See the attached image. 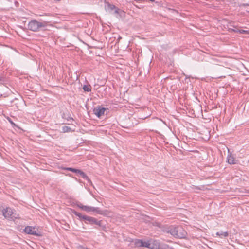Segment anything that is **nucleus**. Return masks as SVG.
Here are the masks:
<instances>
[{"label": "nucleus", "mask_w": 249, "mask_h": 249, "mask_svg": "<svg viewBox=\"0 0 249 249\" xmlns=\"http://www.w3.org/2000/svg\"><path fill=\"white\" fill-rule=\"evenodd\" d=\"M10 122H11V123L12 124H14L12 121H11Z\"/></svg>", "instance_id": "4be33fe9"}, {"label": "nucleus", "mask_w": 249, "mask_h": 249, "mask_svg": "<svg viewBox=\"0 0 249 249\" xmlns=\"http://www.w3.org/2000/svg\"><path fill=\"white\" fill-rule=\"evenodd\" d=\"M101 214L104 216H109L110 215V212L107 210H102Z\"/></svg>", "instance_id": "dca6fc26"}, {"label": "nucleus", "mask_w": 249, "mask_h": 249, "mask_svg": "<svg viewBox=\"0 0 249 249\" xmlns=\"http://www.w3.org/2000/svg\"><path fill=\"white\" fill-rule=\"evenodd\" d=\"M231 31H234L235 32H239L240 33H247L249 34V31L247 30H234V29H230Z\"/></svg>", "instance_id": "2eb2a0df"}, {"label": "nucleus", "mask_w": 249, "mask_h": 249, "mask_svg": "<svg viewBox=\"0 0 249 249\" xmlns=\"http://www.w3.org/2000/svg\"><path fill=\"white\" fill-rule=\"evenodd\" d=\"M142 240L137 239L135 241V245L138 247H142Z\"/></svg>", "instance_id": "f8f14e48"}, {"label": "nucleus", "mask_w": 249, "mask_h": 249, "mask_svg": "<svg viewBox=\"0 0 249 249\" xmlns=\"http://www.w3.org/2000/svg\"><path fill=\"white\" fill-rule=\"evenodd\" d=\"M115 13H118V10H117V9H115Z\"/></svg>", "instance_id": "412c9836"}, {"label": "nucleus", "mask_w": 249, "mask_h": 249, "mask_svg": "<svg viewBox=\"0 0 249 249\" xmlns=\"http://www.w3.org/2000/svg\"><path fill=\"white\" fill-rule=\"evenodd\" d=\"M150 0L151 1H154V0Z\"/></svg>", "instance_id": "b1692460"}, {"label": "nucleus", "mask_w": 249, "mask_h": 249, "mask_svg": "<svg viewBox=\"0 0 249 249\" xmlns=\"http://www.w3.org/2000/svg\"><path fill=\"white\" fill-rule=\"evenodd\" d=\"M167 231L172 235L179 238L185 237L187 234L185 231L181 226H169Z\"/></svg>", "instance_id": "f257e3e1"}, {"label": "nucleus", "mask_w": 249, "mask_h": 249, "mask_svg": "<svg viewBox=\"0 0 249 249\" xmlns=\"http://www.w3.org/2000/svg\"><path fill=\"white\" fill-rule=\"evenodd\" d=\"M227 160L228 163L230 164H234L236 163V162L235 160L234 157L232 156L231 155V154L228 155Z\"/></svg>", "instance_id": "6e6552de"}, {"label": "nucleus", "mask_w": 249, "mask_h": 249, "mask_svg": "<svg viewBox=\"0 0 249 249\" xmlns=\"http://www.w3.org/2000/svg\"><path fill=\"white\" fill-rule=\"evenodd\" d=\"M106 110V108L102 107L100 106H97L93 109V111L94 114L96 116H97L98 118H100L104 114Z\"/></svg>", "instance_id": "423d86ee"}, {"label": "nucleus", "mask_w": 249, "mask_h": 249, "mask_svg": "<svg viewBox=\"0 0 249 249\" xmlns=\"http://www.w3.org/2000/svg\"><path fill=\"white\" fill-rule=\"evenodd\" d=\"M102 211V210L100 209V208L98 207H92L91 212H96L98 214H101Z\"/></svg>", "instance_id": "4468645a"}, {"label": "nucleus", "mask_w": 249, "mask_h": 249, "mask_svg": "<svg viewBox=\"0 0 249 249\" xmlns=\"http://www.w3.org/2000/svg\"><path fill=\"white\" fill-rule=\"evenodd\" d=\"M77 206L79 208H80L81 209H82V210L83 211H85L87 212H91V210H92V207L91 206H85V205H83L81 203H78L77 204Z\"/></svg>", "instance_id": "0eeeda50"}, {"label": "nucleus", "mask_w": 249, "mask_h": 249, "mask_svg": "<svg viewBox=\"0 0 249 249\" xmlns=\"http://www.w3.org/2000/svg\"><path fill=\"white\" fill-rule=\"evenodd\" d=\"M71 128L70 127L67 126H64L62 127V130L64 132H69Z\"/></svg>", "instance_id": "6ab92c4d"}, {"label": "nucleus", "mask_w": 249, "mask_h": 249, "mask_svg": "<svg viewBox=\"0 0 249 249\" xmlns=\"http://www.w3.org/2000/svg\"><path fill=\"white\" fill-rule=\"evenodd\" d=\"M72 213H73L75 215H76V216H78V217L79 218V219H80V220L83 219V217H84V216H86V215H83L82 214H81V213H79V212H76V211H75V210H73V211H72Z\"/></svg>", "instance_id": "ddd939ff"}, {"label": "nucleus", "mask_w": 249, "mask_h": 249, "mask_svg": "<svg viewBox=\"0 0 249 249\" xmlns=\"http://www.w3.org/2000/svg\"><path fill=\"white\" fill-rule=\"evenodd\" d=\"M64 170L70 171L74 173H77V171H79V169H76L75 168H71V167H68V168H64Z\"/></svg>", "instance_id": "f3484780"}, {"label": "nucleus", "mask_w": 249, "mask_h": 249, "mask_svg": "<svg viewBox=\"0 0 249 249\" xmlns=\"http://www.w3.org/2000/svg\"><path fill=\"white\" fill-rule=\"evenodd\" d=\"M216 234L219 236L220 238L227 237L229 235L227 231L223 232L222 231L217 232Z\"/></svg>", "instance_id": "9b49d317"}, {"label": "nucleus", "mask_w": 249, "mask_h": 249, "mask_svg": "<svg viewBox=\"0 0 249 249\" xmlns=\"http://www.w3.org/2000/svg\"><path fill=\"white\" fill-rule=\"evenodd\" d=\"M142 245L143 247H146L150 249H154V247L151 246L149 241H144L142 240Z\"/></svg>", "instance_id": "9d476101"}, {"label": "nucleus", "mask_w": 249, "mask_h": 249, "mask_svg": "<svg viewBox=\"0 0 249 249\" xmlns=\"http://www.w3.org/2000/svg\"><path fill=\"white\" fill-rule=\"evenodd\" d=\"M24 231L26 233L28 234H31L36 236H41L42 235L41 232L38 231V230L34 227L29 226H26L25 228Z\"/></svg>", "instance_id": "20e7f679"}, {"label": "nucleus", "mask_w": 249, "mask_h": 249, "mask_svg": "<svg viewBox=\"0 0 249 249\" xmlns=\"http://www.w3.org/2000/svg\"><path fill=\"white\" fill-rule=\"evenodd\" d=\"M78 174H79L81 177L85 180H87L88 182H90L89 178L87 176V175L83 171L79 170V171H77Z\"/></svg>", "instance_id": "1a4fd4ad"}, {"label": "nucleus", "mask_w": 249, "mask_h": 249, "mask_svg": "<svg viewBox=\"0 0 249 249\" xmlns=\"http://www.w3.org/2000/svg\"><path fill=\"white\" fill-rule=\"evenodd\" d=\"M107 5H108V7L110 8V9L111 10H113V9H115V7L114 5H112L109 4H108Z\"/></svg>", "instance_id": "aec40b11"}, {"label": "nucleus", "mask_w": 249, "mask_h": 249, "mask_svg": "<svg viewBox=\"0 0 249 249\" xmlns=\"http://www.w3.org/2000/svg\"><path fill=\"white\" fill-rule=\"evenodd\" d=\"M83 219L85 221V223L87 224H95L99 226H102V221H98L96 218L89 216H86L83 217Z\"/></svg>", "instance_id": "39448f33"}, {"label": "nucleus", "mask_w": 249, "mask_h": 249, "mask_svg": "<svg viewBox=\"0 0 249 249\" xmlns=\"http://www.w3.org/2000/svg\"><path fill=\"white\" fill-rule=\"evenodd\" d=\"M83 89L85 91L89 92L91 91V88L88 85H84Z\"/></svg>", "instance_id": "a211bd4d"}, {"label": "nucleus", "mask_w": 249, "mask_h": 249, "mask_svg": "<svg viewBox=\"0 0 249 249\" xmlns=\"http://www.w3.org/2000/svg\"><path fill=\"white\" fill-rule=\"evenodd\" d=\"M2 213L4 217L8 220H14V219L17 218L14 210L10 208L7 207L6 209H4Z\"/></svg>", "instance_id": "7ed1b4c3"}, {"label": "nucleus", "mask_w": 249, "mask_h": 249, "mask_svg": "<svg viewBox=\"0 0 249 249\" xmlns=\"http://www.w3.org/2000/svg\"><path fill=\"white\" fill-rule=\"evenodd\" d=\"M248 192L249 193V191H248Z\"/></svg>", "instance_id": "393cba45"}, {"label": "nucleus", "mask_w": 249, "mask_h": 249, "mask_svg": "<svg viewBox=\"0 0 249 249\" xmlns=\"http://www.w3.org/2000/svg\"><path fill=\"white\" fill-rule=\"evenodd\" d=\"M47 24V22H39L34 20L29 22L28 28L33 31H37L40 28L45 27Z\"/></svg>", "instance_id": "f03ea898"}, {"label": "nucleus", "mask_w": 249, "mask_h": 249, "mask_svg": "<svg viewBox=\"0 0 249 249\" xmlns=\"http://www.w3.org/2000/svg\"><path fill=\"white\" fill-rule=\"evenodd\" d=\"M196 188L200 189V188L196 187Z\"/></svg>", "instance_id": "5701e85b"}]
</instances>
